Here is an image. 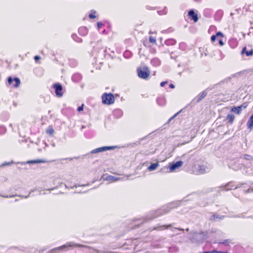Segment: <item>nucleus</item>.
I'll return each instance as SVG.
<instances>
[{"instance_id": "aec40b11", "label": "nucleus", "mask_w": 253, "mask_h": 253, "mask_svg": "<svg viewBox=\"0 0 253 253\" xmlns=\"http://www.w3.org/2000/svg\"><path fill=\"white\" fill-rule=\"evenodd\" d=\"M60 252L62 251L60 250V247H58L50 250L47 253H59Z\"/></svg>"}, {"instance_id": "f8f14e48", "label": "nucleus", "mask_w": 253, "mask_h": 253, "mask_svg": "<svg viewBox=\"0 0 253 253\" xmlns=\"http://www.w3.org/2000/svg\"><path fill=\"white\" fill-rule=\"evenodd\" d=\"M225 188L227 190H232L236 189L238 187L235 185L233 182H230L226 184Z\"/></svg>"}, {"instance_id": "412c9836", "label": "nucleus", "mask_w": 253, "mask_h": 253, "mask_svg": "<svg viewBox=\"0 0 253 253\" xmlns=\"http://www.w3.org/2000/svg\"><path fill=\"white\" fill-rule=\"evenodd\" d=\"M96 11L94 10H91V13L88 15V17L90 19H95L96 18Z\"/></svg>"}, {"instance_id": "f704fd0d", "label": "nucleus", "mask_w": 253, "mask_h": 253, "mask_svg": "<svg viewBox=\"0 0 253 253\" xmlns=\"http://www.w3.org/2000/svg\"><path fill=\"white\" fill-rule=\"evenodd\" d=\"M177 230H178L179 231H183V229H182V228H176Z\"/></svg>"}, {"instance_id": "6ab92c4d", "label": "nucleus", "mask_w": 253, "mask_h": 253, "mask_svg": "<svg viewBox=\"0 0 253 253\" xmlns=\"http://www.w3.org/2000/svg\"><path fill=\"white\" fill-rule=\"evenodd\" d=\"M79 32L81 34L85 35L87 33V30L85 27H82L79 29Z\"/></svg>"}, {"instance_id": "9d476101", "label": "nucleus", "mask_w": 253, "mask_h": 253, "mask_svg": "<svg viewBox=\"0 0 253 253\" xmlns=\"http://www.w3.org/2000/svg\"><path fill=\"white\" fill-rule=\"evenodd\" d=\"M242 54H245L247 56H252L253 55V49L252 48L250 50H247V47L245 46L242 51Z\"/></svg>"}, {"instance_id": "9b49d317", "label": "nucleus", "mask_w": 253, "mask_h": 253, "mask_svg": "<svg viewBox=\"0 0 253 253\" xmlns=\"http://www.w3.org/2000/svg\"><path fill=\"white\" fill-rule=\"evenodd\" d=\"M247 126L249 129H252L253 127V112L247 122Z\"/></svg>"}, {"instance_id": "5701e85b", "label": "nucleus", "mask_w": 253, "mask_h": 253, "mask_svg": "<svg viewBox=\"0 0 253 253\" xmlns=\"http://www.w3.org/2000/svg\"><path fill=\"white\" fill-rule=\"evenodd\" d=\"M44 163V161L42 160H32L28 162L29 164H35V163Z\"/></svg>"}, {"instance_id": "f257e3e1", "label": "nucleus", "mask_w": 253, "mask_h": 253, "mask_svg": "<svg viewBox=\"0 0 253 253\" xmlns=\"http://www.w3.org/2000/svg\"><path fill=\"white\" fill-rule=\"evenodd\" d=\"M137 74L139 78L147 80L150 76V71L148 67L144 66L137 69Z\"/></svg>"}, {"instance_id": "39448f33", "label": "nucleus", "mask_w": 253, "mask_h": 253, "mask_svg": "<svg viewBox=\"0 0 253 253\" xmlns=\"http://www.w3.org/2000/svg\"><path fill=\"white\" fill-rule=\"evenodd\" d=\"M8 84L14 88H17L20 84V80L18 78H12L11 77H8L7 78Z\"/></svg>"}, {"instance_id": "20e7f679", "label": "nucleus", "mask_w": 253, "mask_h": 253, "mask_svg": "<svg viewBox=\"0 0 253 253\" xmlns=\"http://www.w3.org/2000/svg\"><path fill=\"white\" fill-rule=\"evenodd\" d=\"M224 35L221 32H218L215 35L211 37V42L212 43L216 41L218 42L219 44L222 46L224 45L222 39L224 37Z\"/></svg>"}, {"instance_id": "72a5a7b5", "label": "nucleus", "mask_w": 253, "mask_h": 253, "mask_svg": "<svg viewBox=\"0 0 253 253\" xmlns=\"http://www.w3.org/2000/svg\"><path fill=\"white\" fill-rule=\"evenodd\" d=\"M248 157H250V156L248 155H245V156H244L245 158L246 159H248Z\"/></svg>"}, {"instance_id": "f3484780", "label": "nucleus", "mask_w": 253, "mask_h": 253, "mask_svg": "<svg viewBox=\"0 0 253 253\" xmlns=\"http://www.w3.org/2000/svg\"><path fill=\"white\" fill-rule=\"evenodd\" d=\"M159 166V164L158 163L152 164L150 166H149L148 168V169L149 171H153L155 170L157 167Z\"/></svg>"}, {"instance_id": "4be33fe9", "label": "nucleus", "mask_w": 253, "mask_h": 253, "mask_svg": "<svg viewBox=\"0 0 253 253\" xmlns=\"http://www.w3.org/2000/svg\"><path fill=\"white\" fill-rule=\"evenodd\" d=\"M107 179L108 180H111L113 182L119 180V178L115 177L114 176L112 175H108L107 177Z\"/></svg>"}, {"instance_id": "7ed1b4c3", "label": "nucleus", "mask_w": 253, "mask_h": 253, "mask_svg": "<svg viewBox=\"0 0 253 253\" xmlns=\"http://www.w3.org/2000/svg\"><path fill=\"white\" fill-rule=\"evenodd\" d=\"M102 103L106 105H110L113 104L115 102V98L111 93H104L102 96Z\"/></svg>"}, {"instance_id": "cd10ccee", "label": "nucleus", "mask_w": 253, "mask_h": 253, "mask_svg": "<svg viewBox=\"0 0 253 253\" xmlns=\"http://www.w3.org/2000/svg\"><path fill=\"white\" fill-rule=\"evenodd\" d=\"M250 192H253V187H251L245 191V194H248Z\"/></svg>"}, {"instance_id": "dca6fc26", "label": "nucleus", "mask_w": 253, "mask_h": 253, "mask_svg": "<svg viewBox=\"0 0 253 253\" xmlns=\"http://www.w3.org/2000/svg\"><path fill=\"white\" fill-rule=\"evenodd\" d=\"M171 226H172L171 224L164 225L160 226L158 227H156L154 228V229L157 230H164L168 229L169 227H170Z\"/></svg>"}, {"instance_id": "6e6552de", "label": "nucleus", "mask_w": 253, "mask_h": 253, "mask_svg": "<svg viewBox=\"0 0 253 253\" xmlns=\"http://www.w3.org/2000/svg\"><path fill=\"white\" fill-rule=\"evenodd\" d=\"M188 15L189 18L193 20L194 22H197L198 20V16L197 13H196L194 10H190L188 12Z\"/></svg>"}, {"instance_id": "e433bc0d", "label": "nucleus", "mask_w": 253, "mask_h": 253, "mask_svg": "<svg viewBox=\"0 0 253 253\" xmlns=\"http://www.w3.org/2000/svg\"><path fill=\"white\" fill-rule=\"evenodd\" d=\"M98 25L100 26V24H99V23H98Z\"/></svg>"}, {"instance_id": "bb28decb", "label": "nucleus", "mask_w": 253, "mask_h": 253, "mask_svg": "<svg viewBox=\"0 0 253 253\" xmlns=\"http://www.w3.org/2000/svg\"><path fill=\"white\" fill-rule=\"evenodd\" d=\"M207 95V93L206 92L203 91L202 92L201 94H200V100L204 98Z\"/></svg>"}, {"instance_id": "393cba45", "label": "nucleus", "mask_w": 253, "mask_h": 253, "mask_svg": "<svg viewBox=\"0 0 253 253\" xmlns=\"http://www.w3.org/2000/svg\"><path fill=\"white\" fill-rule=\"evenodd\" d=\"M248 105H249L248 102H244L243 103H242V105H240V106L241 107L242 109H246L248 107Z\"/></svg>"}, {"instance_id": "ddd939ff", "label": "nucleus", "mask_w": 253, "mask_h": 253, "mask_svg": "<svg viewBox=\"0 0 253 253\" xmlns=\"http://www.w3.org/2000/svg\"><path fill=\"white\" fill-rule=\"evenodd\" d=\"M242 109L240 106L238 107L234 106L232 107L231 112H234L238 115H240L241 113Z\"/></svg>"}, {"instance_id": "0eeeda50", "label": "nucleus", "mask_w": 253, "mask_h": 253, "mask_svg": "<svg viewBox=\"0 0 253 253\" xmlns=\"http://www.w3.org/2000/svg\"><path fill=\"white\" fill-rule=\"evenodd\" d=\"M53 87L56 96L61 97L63 95L62 85L59 84H56L53 85Z\"/></svg>"}, {"instance_id": "b1692460", "label": "nucleus", "mask_w": 253, "mask_h": 253, "mask_svg": "<svg viewBox=\"0 0 253 253\" xmlns=\"http://www.w3.org/2000/svg\"><path fill=\"white\" fill-rule=\"evenodd\" d=\"M149 41L150 42H151V43H155V44L156 43V40L155 38L154 37L150 36L149 37Z\"/></svg>"}, {"instance_id": "473e14b6", "label": "nucleus", "mask_w": 253, "mask_h": 253, "mask_svg": "<svg viewBox=\"0 0 253 253\" xmlns=\"http://www.w3.org/2000/svg\"><path fill=\"white\" fill-rule=\"evenodd\" d=\"M169 87L171 88H174V84H169Z\"/></svg>"}, {"instance_id": "c9c22d12", "label": "nucleus", "mask_w": 253, "mask_h": 253, "mask_svg": "<svg viewBox=\"0 0 253 253\" xmlns=\"http://www.w3.org/2000/svg\"><path fill=\"white\" fill-rule=\"evenodd\" d=\"M98 25L100 26V24H99V23H98Z\"/></svg>"}, {"instance_id": "a211bd4d", "label": "nucleus", "mask_w": 253, "mask_h": 253, "mask_svg": "<svg viewBox=\"0 0 253 253\" xmlns=\"http://www.w3.org/2000/svg\"><path fill=\"white\" fill-rule=\"evenodd\" d=\"M226 119L230 124H232L235 119V116L233 114H228L226 117Z\"/></svg>"}, {"instance_id": "c756f323", "label": "nucleus", "mask_w": 253, "mask_h": 253, "mask_svg": "<svg viewBox=\"0 0 253 253\" xmlns=\"http://www.w3.org/2000/svg\"><path fill=\"white\" fill-rule=\"evenodd\" d=\"M199 170L201 171L202 173H204L205 171L204 167L200 166V168Z\"/></svg>"}, {"instance_id": "f03ea898", "label": "nucleus", "mask_w": 253, "mask_h": 253, "mask_svg": "<svg viewBox=\"0 0 253 253\" xmlns=\"http://www.w3.org/2000/svg\"><path fill=\"white\" fill-rule=\"evenodd\" d=\"M59 247L61 251H67L76 247L87 248V246H86L78 243H75L73 242H67L65 244H64Z\"/></svg>"}, {"instance_id": "4468645a", "label": "nucleus", "mask_w": 253, "mask_h": 253, "mask_svg": "<svg viewBox=\"0 0 253 253\" xmlns=\"http://www.w3.org/2000/svg\"><path fill=\"white\" fill-rule=\"evenodd\" d=\"M165 44L168 46L173 45L176 43V41L173 39H169L166 40L165 42Z\"/></svg>"}, {"instance_id": "423d86ee", "label": "nucleus", "mask_w": 253, "mask_h": 253, "mask_svg": "<svg viewBox=\"0 0 253 253\" xmlns=\"http://www.w3.org/2000/svg\"><path fill=\"white\" fill-rule=\"evenodd\" d=\"M116 147H117L116 146L102 147L98 148L93 150L91 151V153H99V152H103V151H105L107 150H113V149H115Z\"/></svg>"}, {"instance_id": "c85d7f7f", "label": "nucleus", "mask_w": 253, "mask_h": 253, "mask_svg": "<svg viewBox=\"0 0 253 253\" xmlns=\"http://www.w3.org/2000/svg\"><path fill=\"white\" fill-rule=\"evenodd\" d=\"M84 104H82L81 106H79L78 108L77 111H79V112H81V111H83V109H84Z\"/></svg>"}, {"instance_id": "7c9ffc66", "label": "nucleus", "mask_w": 253, "mask_h": 253, "mask_svg": "<svg viewBox=\"0 0 253 253\" xmlns=\"http://www.w3.org/2000/svg\"><path fill=\"white\" fill-rule=\"evenodd\" d=\"M168 83V82L167 81H165V82H161V84H160V85L162 87H164L165 86V85L166 84H167Z\"/></svg>"}, {"instance_id": "a878e982", "label": "nucleus", "mask_w": 253, "mask_h": 253, "mask_svg": "<svg viewBox=\"0 0 253 253\" xmlns=\"http://www.w3.org/2000/svg\"><path fill=\"white\" fill-rule=\"evenodd\" d=\"M248 105H249L248 102H244L243 103H242V105H240V106L241 107L242 109H246L248 107Z\"/></svg>"}, {"instance_id": "2eb2a0df", "label": "nucleus", "mask_w": 253, "mask_h": 253, "mask_svg": "<svg viewBox=\"0 0 253 253\" xmlns=\"http://www.w3.org/2000/svg\"><path fill=\"white\" fill-rule=\"evenodd\" d=\"M46 133L50 136L53 135L54 133V130L52 126H50L46 130Z\"/></svg>"}, {"instance_id": "2f4dec72", "label": "nucleus", "mask_w": 253, "mask_h": 253, "mask_svg": "<svg viewBox=\"0 0 253 253\" xmlns=\"http://www.w3.org/2000/svg\"><path fill=\"white\" fill-rule=\"evenodd\" d=\"M41 59V57L38 55H36L34 57V59L35 61H38Z\"/></svg>"}, {"instance_id": "1a4fd4ad", "label": "nucleus", "mask_w": 253, "mask_h": 253, "mask_svg": "<svg viewBox=\"0 0 253 253\" xmlns=\"http://www.w3.org/2000/svg\"><path fill=\"white\" fill-rule=\"evenodd\" d=\"M183 164V162L181 161H177L176 162V163L173 164L172 165H171L170 167V170H174L176 168H178L180 167H181L182 166Z\"/></svg>"}]
</instances>
